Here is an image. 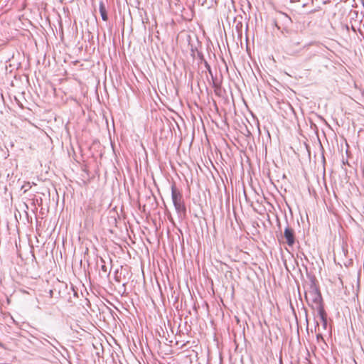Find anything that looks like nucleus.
I'll list each match as a JSON object with an SVG mask.
<instances>
[{
    "instance_id": "nucleus-11",
    "label": "nucleus",
    "mask_w": 364,
    "mask_h": 364,
    "mask_svg": "<svg viewBox=\"0 0 364 364\" xmlns=\"http://www.w3.org/2000/svg\"><path fill=\"white\" fill-rule=\"evenodd\" d=\"M72 290H73V291L74 295H75V296H77V292H76V291H75V290L73 289V287H72Z\"/></svg>"
},
{
    "instance_id": "nucleus-17",
    "label": "nucleus",
    "mask_w": 364,
    "mask_h": 364,
    "mask_svg": "<svg viewBox=\"0 0 364 364\" xmlns=\"http://www.w3.org/2000/svg\"><path fill=\"white\" fill-rule=\"evenodd\" d=\"M214 1H215V2H217V1H218V0H214Z\"/></svg>"
},
{
    "instance_id": "nucleus-12",
    "label": "nucleus",
    "mask_w": 364,
    "mask_h": 364,
    "mask_svg": "<svg viewBox=\"0 0 364 364\" xmlns=\"http://www.w3.org/2000/svg\"><path fill=\"white\" fill-rule=\"evenodd\" d=\"M198 56L200 58V59H203V55L200 53H198Z\"/></svg>"
},
{
    "instance_id": "nucleus-6",
    "label": "nucleus",
    "mask_w": 364,
    "mask_h": 364,
    "mask_svg": "<svg viewBox=\"0 0 364 364\" xmlns=\"http://www.w3.org/2000/svg\"><path fill=\"white\" fill-rule=\"evenodd\" d=\"M281 17H282V21L285 23L286 26H289V24H291L292 23L291 18L289 16H287V14L282 13V14H281Z\"/></svg>"
},
{
    "instance_id": "nucleus-4",
    "label": "nucleus",
    "mask_w": 364,
    "mask_h": 364,
    "mask_svg": "<svg viewBox=\"0 0 364 364\" xmlns=\"http://www.w3.org/2000/svg\"><path fill=\"white\" fill-rule=\"evenodd\" d=\"M318 315L320 317L321 321L322 323V326L324 329L327 328L328 321H327V314L324 309L320 308L319 311H317Z\"/></svg>"
},
{
    "instance_id": "nucleus-16",
    "label": "nucleus",
    "mask_w": 364,
    "mask_h": 364,
    "mask_svg": "<svg viewBox=\"0 0 364 364\" xmlns=\"http://www.w3.org/2000/svg\"><path fill=\"white\" fill-rule=\"evenodd\" d=\"M276 26L278 28V29H280V27H279L277 23H276Z\"/></svg>"
},
{
    "instance_id": "nucleus-15",
    "label": "nucleus",
    "mask_w": 364,
    "mask_h": 364,
    "mask_svg": "<svg viewBox=\"0 0 364 364\" xmlns=\"http://www.w3.org/2000/svg\"><path fill=\"white\" fill-rule=\"evenodd\" d=\"M362 96L364 97V89L362 91Z\"/></svg>"
},
{
    "instance_id": "nucleus-9",
    "label": "nucleus",
    "mask_w": 364,
    "mask_h": 364,
    "mask_svg": "<svg viewBox=\"0 0 364 364\" xmlns=\"http://www.w3.org/2000/svg\"><path fill=\"white\" fill-rule=\"evenodd\" d=\"M114 279L117 282H121L120 276L118 275V270H116L114 272Z\"/></svg>"
},
{
    "instance_id": "nucleus-5",
    "label": "nucleus",
    "mask_w": 364,
    "mask_h": 364,
    "mask_svg": "<svg viewBox=\"0 0 364 364\" xmlns=\"http://www.w3.org/2000/svg\"><path fill=\"white\" fill-rule=\"evenodd\" d=\"M99 10H100V13L102 19L104 21H107L108 20V15H107V9L105 7V4L103 1H100Z\"/></svg>"
},
{
    "instance_id": "nucleus-14",
    "label": "nucleus",
    "mask_w": 364,
    "mask_h": 364,
    "mask_svg": "<svg viewBox=\"0 0 364 364\" xmlns=\"http://www.w3.org/2000/svg\"><path fill=\"white\" fill-rule=\"evenodd\" d=\"M279 363H280V364H282V357H280V359H279Z\"/></svg>"
},
{
    "instance_id": "nucleus-10",
    "label": "nucleus",
    "mask_w": 364,
    "mask_h": 364,
    "mask_svg": "<svg viewBox=\"0 0 364 364\" xmlns=\"http://www.w3.org/2000/svg\"><path fill=\"white\" fill-rule=\"evenodd\" d=\"M316 338H317V340H319V339L323 340V336H322V335L321 333H318L316 335Z\"/></svg>"
},
{
    "instance_id": "nucleus-7",
    "label": "nucleus",
    "mask_w": 364,
    "mask_h": 364,
    "mask_svg": "<svg viewBox=\"0 0 364 364\" xmlns=\"http://www.w3.org/2000/svg\"><path fill=\"white\" fill-rule=\"evenodd\" d=\"M101 262L102 263L100 267V271L102 272L104 275H108L109 274V271L108 270L107 266L105 264V261L101 258Z\"/></svg>"
},
{
    "instance_id": "nucleus-3",
    "label": "nucleus",
    "mask_w": 364,
    "mask_h": 364,
    "mask_svg": "<svg viewBox=\"0 0 364 364\" xmlns=\"http://www.w3.org/2000/svg\"><path fill=\"white\" fill-rule=\"evenodd\" d=\"M284 237L285 238L286 243L289 247L294 246L296 241L295 232L294 229L289 227L288 225L284 229Z\"/></svg>"
},
{
    "instance_id": "nucleus-13",
    "label": "nucleus",
    "mask_w": 364,
    "mask_h": 364,
    "mask_svg": "<svg viewBox=\"0 0 364 364\" xmlns=\"http://www.w3.org/2000/svg\"><path fill=\"white\" fill-rule=\"evenodd\" d=\"M53 290H50V296H53Z\"/></svg>"
},
{
    "instance_id": "nucleus-2",
    "label": "nucleus",
    "mask_w": 364,
    "mask_h": 364,
    "mask_svg": "<svg viewBox=\"0 0 364 364\" xmlns=\"http://www.w3.org/2000/svg\"><path fill=\"white\" fill-rule=\"evenodd\" d=\"M171 198L178 216L181 218L186 215V208L181 191L175 185L171 186Z\"/></svg>"
},
{
    "instance_id": "nucleus-1",
    "label": "nucleus",
    "mask_w": 364,
    "mask_h": 364,
    "mask_svg": "<svg viewBox=\"0 0 364 364\" xmlns=\"http://www.w3.org/2000/svg\"><path fill=\"white\" fill-rule=\"evenodd\" d=\"M316 282V278L312 277L309 284V289L305 293V298L308 302H311V305L314 309L319 311L320 308L324 309V306L320 289Z\"/></svg>"
},
{
    "instance_id": "nucleus-8",
    "label": "nucleus",
    "mask_w": 364,
    "mask_h": 364,
    "mask_svg": "<svg viewBox=\"0 0 364 364\" xmlns=\"http://www.w3.org/2000/svg\"><path fill=\"white\" fill-rule=\"evenodd\" d=\"M204 65L206 69L208 70V73L210 74V75L213 77L212 70L210 68V65L208 64V63L204 60Z\"/></svg>"
}]
</instances>
